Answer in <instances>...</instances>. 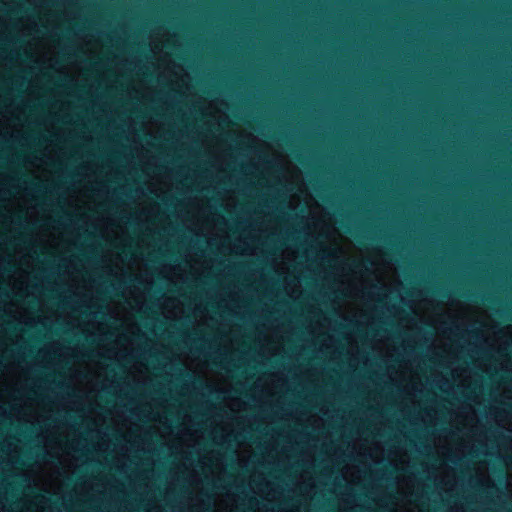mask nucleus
Listing matches in <instances>:
<instances>
[{
  "mask_svg": "<svg viewBox=\"0 0 512 512\" xmlns=\"http://www.w3.org/2000/svg\"><path fill=\"white\" fill-rule=\"evenodd\" d=\"M277 162L282 176L291 187L290 206L292 209L300 207L303 217L310 218L308 231L314 237L322 259H339L344 250L340 243V235L334 227V221L308 193L301 179L300 171L283 155L277 156Z\"/></svg>",
  "mask_w": 512,
  "mask_h": 512,
  "instance_id": "nucleus-1",
  "label": "nucleus"
},
{
  "mask_svg": "<svg viewBox=\"0 0 512 512\" xmlns=\"http://www.w3.org/2000/svg\"><path fill=\"white\" fill-rule=\"evenodd\" d=\"M160 81L165 82L173 90L184 93V89H188L189 76L182 66L165 58L160 72Z\"/></svg>",
  "mask_w": 512,
  "mask_h": 512,
  "instance_id": "nucleus-2",
  "label": "nucleus"
},
{
  "mask_svg": "<svg viewBox=\"0 0 512 512\" xmlns=\"http://www.w3.org/2000/svg\"><path fill=\"white\" fill-rule=\"evenodd\" d=\"M201 109L203 114L210 117L209 121L217 123L219 128L224 129L227 121V115L224 113L222 108L219 107L218 102L206 103L205 107Z\"/></svg>",
  "mask_w": 512,
  "mask_h": 512,
  "instance_id": "nucleus-3",
  "label": "nucleus"
},
{
  "mask_svg": "<svg viewBox=\"0 0 512 512\" xmlns=\"http://www.w3.org/2000/svg\"><path fill=\"white\" fill-rule=\"evenodd\" d=\"M339 277L343 292L351 294L354 290V287L351 283L350 277L344 273L339 275Z\"/></svg>",
  "mask_w": 512,
  "mask_h": 512,
  "instance_id": "nucleus-4",
  "label": "nucleus"
},
{
  "mask_svg": "<svg viewBox=\"0 0 512 512\" xmlns=\"http://www.w3.org/2000/svg\"><path fill=\"white\" fill-rule=\"evenodd\" d=\"M297 256L295 255V252L293 250L287 249L283 252V270H289V266H286L289 262L295 260Z\"/></svg>",
  "mask_w": 512,
  "mask_h": 512,
  "instance_id": "nucleus-5",
  "label": "nucleus"
},
{
  "mask_svg": "<svg viewBox=\"0 0 512 512\" xmlns=\"http://www.w3.org/2000/svg\"><path fill=\"white\" fill-rule=\"evenodd\" d=\"M475 421V413L473 411L469 412V415L464 423L465 426H472Z\"/></svg>",
  "mask_w": 512,
  "mask_h": 512,
  "instance_id": "nucleus-6",
  "label": "nucleus"
},
{
  "mask_svg": "<svg viewBox=\"0 0 512 512\" xmlns=\"http://www.w3.org/2000/svg\"><path fill=\"white\" fill-rule=\"evenodd\" d=\"M291 297L297 298L300 294V290L298 288H293L292 291L289 292Z\"/></svg>",
  "mask_w": 512,
  "mask_h": 512,
  "instance_id": "nucleus-7",
  "label": "nucleus"
},
{
  "mask_svg": "<svg viewBox=\"0 0 512 512\" xmlns=\"http://www.w3.org/2000/svg\"><path fill=\"white\" fill-rule=\"evenodd\" d=\"M377 277H379V280H378L379 284H381L383 286L387 285L386 280L383 278V276L380 274V272H378Z\"/></svg>",
  "mask_w": 512,
  "mask_h": 512,
  "instance_id": "nucleus-8",
  "label": "nucleus"
},
{
  "mask_svg": "<svg viewBox=\"0 0 512 512\" xmlns=\"http://www.w3.org/2000/svg\"><path fill=\"white\" fill-rule=\"evenodd\" d=\"M387 270L389 273H393V268L390 266V264H387Z\"/></svg>",
  "mask_w": 512,
  "mask_h": 512,
  "instance_id": "nucleus-9",
  "label": "nucleus"
},
{
  "mask_svg": "<svg viewBox=\"0 0 512 512\" xmlns=\"http://www.w3.org/2000/svg\"><path fill=\"white\" fill-rule=\"evenodd\" d=\"M153 49H154V51H155L156 49H158L157 44H154Z\"/></svg>",
  "mask_w": 512,
  "mask_h": 512,
  "instance_id": "nucleus-10",
  "label": "nucleus"
},
{
  "mask_svg": "<svg viewBox=\"0 0 512 512\" xmlns=\"http://www.w3.org/2000/svg\"><path fill=\"white\" fill-rule=\"evenodd\" d=\"M501 365H502V367H503V368L508 369V366H507V365H505V364H503V363H502Z\"/></svg>",
  "mask_w": 512,
  "mask_h": 512,
  "instance_id": "nucleus-11",
  "label": "nucleus"
},
{
  "mask_svg": "<svg viewBox=\"0 0 512 512\" xmlns=\"http://www.w3.org/2000/svg\"><path fill=\"white\" fill-rule=\"evenodd\" d=\"M177 316V313H173L170 315V317H176Z\"/></svg>",
  "mask_w": 512,
  "mask_h": 512,
  "instance_id": "nucleus-12",
  "label": "nucleus"
}]
</instances>
